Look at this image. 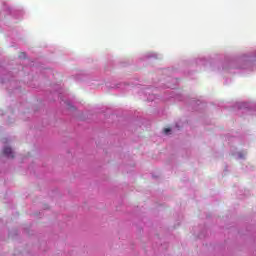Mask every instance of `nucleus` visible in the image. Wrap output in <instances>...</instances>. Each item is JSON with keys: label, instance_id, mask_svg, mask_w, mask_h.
Wrapping results in <instances>:
<instances>
[{"label": "nucleus", "instance_id": "nucleus-1", "mask_svg": "<svg viewBox=\"0 0 256 256\" xmlns=\"http://www.w3.org/2000/svg\"><path fill=\"white\" fill-rule=\"evenodd\" d=\"M3 154L10 159H13L15 157V155H13V150L10 147L4 148Z\"/></svg>", "mask_w": 256, "mask_h": 256}, {"label": "nucleus", "instance_id": "nucleus-2", "mask_svg": "<svg viewBox=\"0 0 256 256\" xmlns=\"http://www.w3.org/2000/svg\"><path fill=\"white\" fill-rule=\"evenodd\" d=\"M27 57V54L25 52H20L19 59H25Z\"/></svg>", "mask_w": 256, "mask_h": 256}, {"label": "nucleus", "instance_id": "nucleus-3", "mask_svg": "<svg viewBox=\"0 0 256 256\" xmlns=\"http://www.w3.org/2000/svg\"><path fill=\"white\" fill-rule=\"evenodd\" d=\"M170 131H171V128H165V129H164L165 135H167V133H170Z\"/></svg>", "mask_w": 256, "mask_h": 256}]
</instances>
